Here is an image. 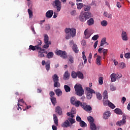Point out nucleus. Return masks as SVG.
Returning a JSON list of instances; mask_svg holds the SVG:
<instances>
[{"instance_id": "obj_18", "label": "nucleus", "mask_w": 130, "mask_h": 130, "mask_svg": "<svg viewBox=\"0 0 130 130\" xmlns=\"http://www.w3.org/2000/svg\"><path fill=\"white\" fill-rule=\"evenodd\" d=\"M79 20L81 22H86V17L84 13H81L79 16Z\"/></svg>"}, {"instance_id": "obj_51", "label": "nucleus", "mask_w": 130, "mask_h": 130, "mask_svg": "<svg viewBox=\"0 0 130 130\" xmlns=\"http://www.w3.org/2000/svg\"><path fill=\"white\" fill-rule=\"evenodd\" d=\"M96 98L99 100H101L102 99V95H101V94H100L99 93H96Z\"/></svg>"}, {"instance_id": "obj_56", "label": "nucleus", "mask_w": 130, "mask_h": 130, "mask_svg": "<svg viewBox=\"0 0 130 130\" xmlns=\"http://www.w3.org/2000/svg\"><path fill=\"white\" fill-rule=\"evenodd\" d=\"M99 83L100 85H102L103 84V78L100 77L99 79Z\"/></svg>"}, {"instance_id": "obj_20", "label": "nucleus", "mask_w": 130, "mask_h": 130, "mask_svg": "<svg viewBox=\"0 0 130 130\" xmlns=\"http://www.w3.org/2000/svg\"><path fill=\"white\" fill-rule=\"evenodd\" d=\"M53 120L55 124L58 126V119L57 118V116H56V115L55 114H54L53 115Z\"/></svg>"}, {"instance_id": "obj_39", "label": "nucleus", "mask_w": 130, "mask_h": 130, "mask_svg": "<svg viewBox=\"0 0 130 130\" xmlns=\"http://www.w3.org/2000/svg\"><path fill=\"white\" fill-rule=\"evenodd\" d=\"M77 101V98L75 96H72L70 99L71 103L73 105V104Z\"/></svg>"}, {"instance_id": "obj_3", "label": "nucleus", "mask_w": 130, "mask_h": 130, "mask_svg": "<svg viewBox=\"0 0 130 130\" xmlns=\"http://www.w3.org/2000/svg\"><path fill=\"white\" fill-rule=\"evenodd\" d=\"M52 80L54 82V87L55 88H59L60 87V83H59V79L58 76L57 74H54L52 76Z\"/></svg>"}, {"instance_id": "obj_29", "label": "nucleus", "mask_w": 130, "mask_h": 130, "mask_svg": "<svg viewBox=\"0 0 130 130\" xmlns=\"http://www.w3.org/2000/svg\"><path fill=\"white\" fill-rule=\"evenodd\" d=\"M72 49L73 51L75 52V53H78V52H79V49L78 48V46H77V45L76 44H73Z\"/></svg>"}, {"instance_id": "obj_57", "label": "nucleus", "mask_w": 130, "mask_h": 130, "mask_svg": "<svg viewBox=\"0 0 130 130\" xmlns=\"http://www.w3.org/2000/svg\"><path fill=\"white\" fill-rule=\"evenodd\" d=\"M86 90L87 91V92H94V91H95L93 89H92L89 87H86Z\"/></svg>"}, {"instance_id": "obj_25", "label": "nucleus", "mask_w": 130, "mask_h": 130, "mask_svg": "<svg viewBox=\"0 0 130 130\" xmlns=\"http://www.w3.org/2000/svg\"><path fill=\"white\" fill-rule=\"evenodd\" d=\"M55 93H56V94L58 97L59 96H61V95H62V91H61V90L59 88H57L55 90Z\"/></svg>"}, {"instance_id": "obj_6", "label": "nucleus", "mask_w": 130, "mask_h": 130, "mask_svg": "<svg viewBox=\"0 0 130 130\" xmlns=\"http://www.w3.org/2000/svg\"><path fill=\"white\" fill-rule=\"evenodd\" d=\"M125 123H126V116H125V114H123L122 115V119L121 120L118 121L116 124L119 126H121V125H124Z\"/></svg>"}, {"instance_id": "obj_44", "label": "nucleus", "mask_w": 130, "mask_h": 130, "mask_svg": "<svg viewBox=\"0 0 130 130\" xmlns=\"http://www.w3.org/2000/svg\"><path fill=\"white\" fill-rule=\"evenodd\" d=\"M77 75V72H76L75 71H73L71 73V77H72L73 79H76Z\"/></svg>"}, {"instance_id": "obj_47", "label": "nucleus", "mask_w": 130, "mask_h": 130, "mask_svg": "<svg viewBox=\"0 0 130 130\" xmlns=\"http://www.w3.org/2000/svg\"><path fill=\"white\" fill-rule=\"evenodd\" d=\"M68 60L70 61V63H74V57L73 56L70 55L69 56Z\"/></svg>"}, {"instance_id": "obj_64", "label": "nucleus", "mask_w": 130, "mask_h": 130, "mask_svg": "<svg viewBox=\"0 0 130 130\" xmlns=\"http://www.w3.org/2000/svg\"><path fill=\"white\" fill-rule=\"evenodd\" d=\"M46 30H50V25H49V24H47L46 26Z\"/></svg>"}, {"instance_id": "obj_46", "label": "nucleus", "mask_w": 130, "mask_h": 130, "mask_svg": "<svg viewBox=\"0 0 130 130\" xmlns=\"http://www.w3.org/2000/svg\"><path fill=\"white\" fill-rule=\"evenodd\" d=\"M87 119L90 123H94V118H93V117L89 116L88 117H87Z\"/></svg>"}, {"instance_id": "obj_28", "label": "nucleus", "mask_w": 130, "mask_h": 130, "mask_svg": "<svg viewBox=\"0 0 130 130\" xmlns=\"http://www.w3.org/2000/svg\"><path fill=\"white\" fill-rule=\"evenodd\" d=\"M87 25L88 26H92V25H94V19L90 18L87 22Z\"/></svg>"}, {"instance_id": "obj_62", "label": "nucleus", "mask_w": 130, "mask_h": 130, "mask_svg": "<svg viewBox=\"0 0 130 130\" xmlns=\"http://www.w3.org/2000/svg\"><path fill=\"white\" fill-rule=\"evenodd\" d=\"M109 102H109V101L107 100V99H106V100H104L103 104H104V105H107V104H108Z\"/></svg>"}, {"instance_id": "obj_53", "label": "nucleus", "mask_w": 130, "mask_h": 130, "mask_svg": "<svg viewBox=\"0 0 130 130\" xmlns=\"http://www.w3.org/2000/svg\"><path fill=\"white\" fill-rule=\"evenodd\" d=\"M51 44L45 43V45H44V46H43V48H45L46 49H47V48H48V47H49V46H50Z\"/></svg>"}, {"instance_id": "obj_9", "label": "nucleus", "mask_w": 130, "mask_h": 130, "mask_svg": "<svg viewBox=\"0 0 130 130\" xmlns=\"http://www.w3.org/2000/svg\"><path fill=\"white\" fill-rule=\"evenodd\" d=\"M36 42H37V50L39 51V49H40L41 50H44V49H42L41 48V45H42V41H41V40H39V39H37L36 40Z\"/></svg>"}, {"instance_id": "obj_32", "label": "nucleus", "mask_w": 130, "mask_h": 130, "mask_svg": "<svg viewBox=\"0 0 130 130\" xmlns=\"http://www.w3.org/2000/svg\"><path fill=\"white\" fill-rule=\"evenodd\" d=\"M115 113L116 114L122 115V111L119 108H116L114 110Z\"/></svg>"}, {"instance_id": "obj_40", "label": "nucleus", "mask_w": 130, "mask_h": 130, "mask_svg": "<svg viewBox=\"0 0 130 130\" xmlns=\"http://www.w3.org/2000/svg\"><path fill=\"white\" fill-rule=\"evenodd\" d=\"M68 120L69 122H70L71 125L72 124H74V123H76V120L73 118V117L68 118Z\"/></svg>"}, {"instance_id": "obj_4", "label": "nucleus", "mask_w": 130, "mask_h": 130, "mask_svg": "<svg viewBox=\"0 0 130 130\" xmlns=\"http://www.w3.org/2000/svg\"><path fill=\"white\" fill-rule=\"evenodd\" d=\"M53 6L57 9V12H60L61 10V2L59 0H55L53 2Z\"/></svg>"}, {"instance_id": "obj_14", "label": "nucleus", "mask_w": 130, "mask_h": 130, "mask_svg": "<svg viewBox=\"0 0 130 130\" xmlns=\"http://www.w3.org/2000/svg\"><path fill=\"white\" fill-rule=\"evenodd\" d=\"M71 74L69 73V71H66L63 74V80H69L70 79V76Z\"/></svg>"}, {"instance_id": "obj_10", "label": "nucleus", "mask_w": 130, "mask_h": 130, "mask_svg": "<svg viewBox=\"0 0 130 130\" xmlns=\"http://www.w3.org/2000/svg\"><path fill=\"white\" fill-rule=\"evenodd\" d=\"M39 50H40V51H39V53H38L39 57H44V56H45L44 55V53L47 54V51H46L45 49H44V50H42L41 49H39Z\"/></svg>"}, {"instance_id": "obj_13", "label": "nucleus", "mask_w": 130, "mask_h": 130, "mask_svg": "<svg viewBox=\"0 0 130 130\" xmlns=\"http://www.w3.org/2000/svg\"><path fill=\"white\" fill-rule=\"evenodd\" d=\"M61 126H62V127H69V126H71V123H70L69 120H66L61 124Z\"/></svg>"}, {"instance_id": "obj_11", "label": "nucleus", "mask_w": 130, "mask_h": 130, "mask_svg": "<svg viewBox=\"0 0 130 130\" xmlns=\"http://www.w3.org/2000/svg\"><path fill=\"white\" fill-rule=\"evenodd\" d=\"M121 38L123 41H127L128 40V37H127V34L126 32L124 31H122Z\"/></svg>"}, {"instance_id": "obj_59", "label": "nucleus", "mask_w": 130, "mask_h": 130, "mask_svg": "<svg viewBox=\"0 0 130 130\" xmlns=\"http://www.w3.org/2000/svg\"><path fill=\"white\" fill-rule=\"evenodd\" d=\"M125 58H130V53H126L124 54Z\"/></svg>"}, {"instance_id": "obj_27", "label": "nucleus", "mask_w": 130, "mask_h": 130, "mask_svg": "<svg viewBox=\"0 0 130 130\" xmlns=\"http://www.w3.org/2000/svg\"><path fill=\"white\" fill-rule=\"evenodd\" d=\"M93 94H95V91H94V92H87V94H86V97L87 99H91V98H92V96H93Z\"/></svg>"}, {"instance_id": "obj_16", "label": "nucleus", "mask_w": 130, "mask_h": 130, "mask_svg": "<svg viewBox=\"0 0 130 130\" xmlns=\"http://www.w3.org/2000/svg\"><path fill=\"white\" fill-rule=\"evenodd\" d=\"M111 113L110 111L105 112L103 115V118L105 119H108L110 117Z\"/></svg>"}, {"instance_id": "obj_21", "label": "nucleus", "mask_w": 130, "mask_h": 130, "mask_svg": "<svg viewBox=\"0 0 130 130\" xmlns=\"http://www.w3.org/2000/svg\"><path fill=\"white\" fill-rule=\"evenodd\" d=\"M74 106L76 107H79V106H81L82 107V105H83V103L81 102L80 101H76L75 103L73 104Z\"/></svg>"}, {"instance_id": "obj_5", "label": "nucleus", "mask_w": 130, "mask_h": 130, "mask_svg": "<svg viewBox=\"0 0 130 130\" xmlns=\"http://www.w3.org/2000/svg\"><path fill=\"white\" fill-rule=\"evenodd\" d=\"M56 55L60 56L62 58L66 59L68 58V53L66 51H62L61 50H57L55 52Z\"/></svg>"}, {"instance_id": "obj_34", "label": "nucleus", "mask_w": 130, "mask_h": 130, "mask_svg": "<svg viewBox=\"0 0 130 130\" xmlns=\"http://www.w3.org/2000/svg\"><path fill=\"white\" fill-rule=\"evenodd\" d=\"M90 128L91 130H96L97 129V127H96V124L94 123H90Z\"/></svg>"}, {"instance_id": "obj_7", "label": "nucleus", "mask_w": 130, "mask_h": 130, "mask_svg": "<svg viewBox=\"0 0 130 130\" xmlns=\"http://www.w3.org/2000/svg\"><path fill=\"white\" fill-rule=\"evenodd\" d=\"M81 107L84 109V110H85V111H91V110H92V107H91L90 105H87L86 103H82Z\"/></svg>"}, {"instance_id": "obj_50", "label": "nucleus", "mask_w": 130, "mask_h": 130, "mask_svg": "<svg viewBox=\"0 0 130 130\" xmlns=\"http://www.w3.org/2000/svg\"><path fill=\"white\" fill-rule=\"evenodd\" d=\"M27 12H28L29 18H32V17H33V11L30 10V9H28L27 10Z\"/></svg>"}, {"instance_id": "obj_49", "label": "nucleus", "mask_w": 130, "mask_h": 130, "mask_svg": "<svg viewBox=\"0 0 130 130\" xmlns=\"http://www.w3.org/2000/svg\"><path fill=\"white\" fill-rule=\"evenodd\" d=\"M104 99H108V93L107 90H105L103 93Z\"/></svg>"}, {"instance_id": "obj_30", "label": "nucleus", "mask_w": 130, "mask_h": 130, "mask_svg": "<svg viewBox=\"0 0 130 130\" xmlns=\"http://www.w3.org/2000/svg\"><path fill=\"white\" fill-rule=\"evenodd\" d=\"M110 78L111 82H115V81H116V76H115V73H112L110 76Z\"/></svg>"}, {"instance_id": "obj_42", "label": "nucleus", "mask_w": 130, "mask_h": 130, "mask_svg": "<svg viewBox=\"0 0 130 130\" xmlns=\"http://www.w3.org/2000/svg\"><path fill=\"white\" fill-rule=\"evenodd\" d=\"M101 25H102L103 27H106V26L108 25V22H107V21L106 20H103L101 22Z\"/></svg>"}, {"instance_id": "obj_2", "label": "nucleus", "mask_w": 130, "mask_h": 130, "mask_svg": "<svg viewBox=\"0 0 130 130\" xmlns=\"http://www.w3.org/2000/svg\"><path fill=\"white\" fill-rule=\"evenodd\" d=\"M74 88L78 96H79L80 97L83 96L84 94V88L82 87V85L81 84H76L74 86Z\"/></svg>"}, {"instance_id": "obj_33", "label": "nucleus", "mask_w": 130, "mask_h": 130, "mask_svg": "<svg viewBox=\"0 0 130 130\" xmlns=\"http://www.w3.org/2000/svg\"><path fill=\"white\" fill-rule=\"evenodd\" d=\"M125 67V63L124 62H121L118 64L119 70H123V69H124Z\"/></svg>"}, {"instance_id": "obj_48", "label": "nucleus", "mask_w": 130, "mask_h": 130, "mask_svg": "<svg viewBox=\"0 0 130 130\" xmlns=\"http://www.w3.org/2000/svg\"><path fill=\"white\" fill-rule=\"evenodd\" d=\"M76 5L77 6L78 10H81V9L84 7V4L83 3H78Z\"/></svg>"}, {"instance_id": "obj_37", "label": "nucleus", "mask_w": 130, "mask_h": 130, "mask_svg": "<svg viewBox=\"0 0 130 130\" xmlns=\"http://www.w3.org/2000/svg\"><path fill=\"white\" fill-rule=\"evenodd\" d=\"M29 48H28V50H29V51H31V50H32L33 51L36 50V49H37V46H33V45H30Z\"/></svg>"}, {"instance_id": "obj_24", "label": "nucleus", "mask_w": 130, "mask_h": 130, "mask_svg": "<svg viewBox=\"0 0 130 130\" xmlns=\"http://www.w3.org/2000/svg\"><path fill=\"white\" fill-rule=\"evenodd\" d=\"M77 77L78 79H80V80L84 79V74H82L80 71L77 72Z\"/></svg>"}, {"instance_id": "obj_23", "label": "nucleus", "mask_w": 130, "mask_h": 130, "mask_svg": "<svg viewBox=\"0 0 130 130\" xmlns=\"http://www.w3.org/2000/svg\"><path fill=\"white\" fill-rule=\"evenodd\" d=\"M49 38L47 35H44V43H48L49 44H51V42L49 41Z\"/></svg>"}, {"instance_id": "obj_22", "label": "nucleus", "mask_w": 130, "mask_h": 130, "mask_svg": "<svg viewBox=\"0 0 130 130\" xmlns=\"http://www.w3.org/2000/svg\"><path fill=\"white\" fill-rule=\"evenodd\" d=\"M95 63L98 66H101V56H96Z\"/></svg>"}, {"instance_id": "obj_43", "label": "nucleus", "mask_w": 130, "mask_h": 130, "mask_svg": "<svg viewBox=\"0 0 130 130\" xmlns=\"http://www.w3.org/2000/svg\"><path fill=\"white\" fill-rule=\"evenodd\" d=\"M64 89L67 92H71V87L67 85H64Z\"/></svg>"}, {"instance_id": "obj_8", "label": "nucleus", "mask_w": 130, "mask_h": 130, "mask_svg": "<svg viewBox=\"0 0 130 130\" xmlns=\"http://www.w3.org/2000/svg\"><path fill=\"white\" fill-rule=\"evenodd\" d=\"M76 113H77L76 109H75L74 108H72L71 112H68L67 113V115H68V116H70V117H72V118H74V117H75V114H76Z\"/></svg>"}, {"instance_id": "obj_12", "label": "nucleus", "mask_w": 130, "mask_h": 130, "mask_svg": "<svg viewBox=\"0 0 130 130\" xmlns=\"http://www.w3.org/2000/svg\"><path fill=\"white\" fill-rule=\"evenodd\" d=\"M53 16V10H49L46 13V17L47 19H50Z\"/></svg>"}, {"instance_id": "obj_15", "label": "nucleus", "mask_w": 130, "mask_h": 130, "mask_svg": "<svg viewBox=\"0 0 130 130\" xmlns=\"http://www.w3.org/2000/svg\"><path fill=\"white\" fill-rule=\"evenodd\" d=\"M84 35L85 39H88V38H90L91 37V33L90 31H89V30H88V29H86L84 31Z\"/></svg>"}, {"instance_id": "obj_41", "label": "nucleus", "mask_w": 130, "mask_h": 130, "mask_svg": "<svg viewBox=\"0 0 130 130\" xmlns=\"http://www.w3.org/2000/svg\"><path fill=\"white\" fill-rule=\"evenodd\" d=\"M79 124L81 127H86L87 126V124L83 120L80 122Z\"/></svg>"}, {"instance_id": "obj_45", "label": "nucleus", "mask_w": 130, "mask_h": 130, "mask_svg": "<svg viewBox=\"0 0 130 130\" xmlns=\"http://www.w3.org/2000/svg\"><path fill=\"white\" fill-rule=\"evenodd\" d=\"M51 101L52 104H53V105H54V106H55V104H56V98H51Z\"/></svg>"}, {"instance_id": "obj_19", "label": "nucleus", "mask_w": 130, "mask_h": 130, "mask_svg": "<svg viewBox=\"0 0 130 130\" xmlns=\"http://www.w3.org/2000/svg\"><path fill=\"white\" fill-rule=\"evenodd\" d=\"M55 112L59 114V115H61L62 114V110H61V108L59 106H57Z\"/></svg>"}, {"instance_id": "obj_35", "label": "nucleus", "mask_w": 130, "mask_h": 130, "mask_svg": "<svg viewBox=\"0 0 130 130\" xmlns=\"http://www.w3.org/2000/svg\"><path fill=\"white\" fill-rule=\"evenodd\" d=\"M104 16L107 18H108V19H112V15L107 12H104Z\"/></svg>"}, {"instance_id": "obj_61", "label": "nucleus", "mask_w": 130, "mask_h": 130, "mask_svg": "<svg viewBox=\"0 0 130 130\" xmlns=\"http://www.w3.org/2000/svg\"><path fill=\"white\" fill-rule=\"evenodd\" d=\"M49 95H50V97H51V98H54V97H53V96H54L55 93H54V92L53 91H51L50 92Z\"/></svg>"}, {"instance_id": "obj_36", "label": "nucleus", "mask_w": 130, "mask_h": 130, "mask_svg": "<svg viewBox=\"0 0 130 130\" xmlns=\"http://www.w3.org/2000/svg\"><path fill=\"white\" fill-rule=\"evenodd\" d=\"M53 55H54V54H53V52H49L47 53V58H52L53 57Z\"/></svg>"}, {"instance_id": "obj_55", "label": "nucleus", "mask_w": 130, "mask_h": 130, "mask_svg": "<svg viewBox=\"0 0 130 130\" xmlns=\"http://www.w3.org/2000/svg\"><path fill=\"white\" fill-rule=\"evenodd\" d=\"M98 38H99V36L98 35H95L92 38V40L96 41Z\"/></svg>"}, {"instance_id": "obj_58", "label": "nucleus", "mask_w": 130, "mask_h": 130, "mask_svg": "<svg viewBox=\"0 0 130 130\" xmlns=\"http://www.w3.org/2000/svg\"><path fill=\"white\" fill-rule=\"evenodd\" d=\"M110 90L111 91H115V90H116V87H115V86H114L113 85H110Z\"/></svg>"}, {"instance_id": "obj_1", "label": "nucleus", "mask_w": 130, "mask_h": 130, "mask_svg": "<svg viewBox=\"0 0 130 130\" xmlns=\"http://www.w3.org/2000/svg\"><path fill=\"white\" fill-rule=\"evenodd\" d=\"M66 35V38L67 40L71 39V37H75L76 36V29L66 28L64 29Z\"/></svg>"}, {"instance_id": "obj_63", "label": "nucleus", "mask_w": 130, "mask_h": 130, "mask_svg": "<svg viewBox=\"0 0 130 130\" xmlns=\"http://www.w3.org/2000/svg\"><path fill=\"white\" fill-rule=\"evenodd\" d=\"M82 54L83 59H84V60L87 59V57H86V55H85V52L84 51L82 52Z\"/></svg>"}, {"instance_id": "obj_17", "label": "nucleus", "mask_w": 130, "mask_h": 130, "mask_svg": "<svg viewBox=\"0 0 130 130\" xmlns=\"http://www.w3.org/2000/svg\"><path fill=\"white\" fill-rule=\"evenodd\" d=\"M83 14H84V16L85 17L86 21L88 20V19H90V18H91V17L92 16L91 12H85Z\"/></svg>"}, {"instance_id": "obj_38", "label": "nucleus", "mask_w": 130, "mask_h": 130, "mask_svg": "<svg viewBox=\"0 0 130 130\" xmlns=\"http://www.w3.org/2000/svg\"><path fill=\"white\" fill-rule=\"evenodd\" d=\"M46 70L48 72L50 70V61H48L46 63Z\"/></svg>"}, {"instance_id": "obj_54", "label": "nucleus", "mask_w": 130, "mask_h": 130, "mask_svg": "<svg viewBox=\"0 0 130 130\" xmlns=\"http://www.w3.org/2000/svg\"><path fill=\"white\" fill-rule=\"evenodd\" d=\"M108 52V50H107L106 49H103V53L104 56H105V55H106V54H107Z\"/></svg>"}, {"instance_id": "obj_31", "label": "nucleus", "mask_w": 130, "mask_h": 130, "mask_svg": "<svg viewBox=\"0 0 130 130\" xmlns=\"http://www.w3.org/2000/svg\"><path fill=\"white\" fill-rule=\"evenodd\" d=\"M83 9L85 12H89L90 10H91V6L89 5H84Z\"/></svg>"}, {"instance_id": "obj_26", "label": "nucleus", "mask_w": 130, "mask_h": 130, "mask_svg": "<svg viewBox=\"0 0 130 130\" xmlns=\"http://www.w3.org/2000/svg\"><path fill=\"white\" fill-rule=\"evenodd\" d=\"M104 44H106L107 45H109V44L108 43H107V42H106V38H104L102 39V40L101 41V45H100V46H103V45H104Z\"/></svg>"}, {"instance_id": "obj_60", "label": "nucleus", "mask_w": 130, "mask_h": 130, "mask_svg": "<svg viewBox=\"0 0 130 130\" xmlns=\"http://www.w3.org/2000/svg\"><path fill=\"white\" fill-rule=\"evenodd\" d=\"M76 120L77 121H78V122H80L81 121H82V118H81V117L77 116L76 117Z\"/></svg>"}, {"instance_id": "obj_52", "label": "nucleus", "mask_w": 130, "mask_h": 130, "mask_svg": "<svg viewBox=\"0 0 130 130\" xmlns=\"http://www.w3.org/2000/svg\"><path fill=\"white\" fill-rule=\"evenodd\" d=\"M115 77L116 79H120L121 77H122V75L120 73H116L115 74Z\"/></svg>"}]
</instances>
